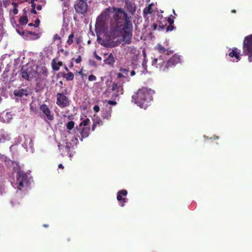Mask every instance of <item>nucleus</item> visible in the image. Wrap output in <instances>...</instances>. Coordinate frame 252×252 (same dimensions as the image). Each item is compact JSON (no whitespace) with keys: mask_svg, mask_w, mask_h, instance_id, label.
I'll use <instances>...</instances> for the list:
<instances>
[{"mask_svg":"<svg viewBox=\"0 0 252 252\" xmlns=\"http://www.w3.org/2000/svg\"><path fill=\"white\" fill-rule=\"evenodd\" d=\"M113 16L116 23L112 25L110 37L112 39H115L119 42L124 41L130 43L132 37V24L127 14L121 9H115L109 7L105 9L98 16L96 21V24L101 26L106 21Z\"/></svg>","mask_w":252,"mask_h":252,"instance_id":"f257e3e1","label":"nucleus"},{"mask_svg":"<svg viewBox=\"0 0 252 252\" xmlns=\"http://www.w3.org/2000/svg\"><path fill=\"white\" fill-rule=\"evenodd\" d=\"M23 78L28 81L35 79L37 83L46 79L48 73L44 65L35 66L30 64L24 65L21 70Z\"/></svg>","mask_w":252,"mask_h":252,"instance_id":"f03ea898","label":"nucleus"},{"mask_svg":"<svg viewBox=\"0 0 252 252\" xmlns=\"http://www.w3.org/2000/svg\"><path fill=\"white\" fill-rule=\"evenodd\" d=\"M155 92L150 89L143 88L138 90L136 94L132 97L135 103L140 108L145 109L152 100V95Z\"/></svg>","mask_w":252,"mask_h":252,"instance_id":"7ed1b4c3","label":"nucleus"},{"mask_svg":"<svg viewBox=\"0 0 252 252\" xmlns=\"http://www.w3.org/2000/svg\"><path fill=\"white\" fill-rule=\"evenodd\" d=\"M14 143L15 144L21 143L22 146L27 152L31 153L33 152V144L32 139L30 136L24 135L19 136L15 139Z\"/></svg>","mask_w":252,"mask_h":252,"instance_id":"20e7f679","label":"nucleus"},{"mask_svg":"<svg viewBox=\"0 0 252 252\" xmlns=\"http://www.w3.org/2000/svg\"><path fill=\"white\" fill-rule=\"evenodd\" d=\"M151 65L152 67L159 70L165 71L167 69V60L163 55L152 58Z\"/></svg>","mask_w":252,"mask_h":252,"instance_id":"39448f33","label":"nucleus"},{"mask_svg":"<svg viewBox=\"0 0 252 252\" xmlns=\"http://www.w3.org/2000/svg\"><path fill=\"white\" fill-rule=\"evenodd\" d=\"M243 54L248 56L249 61L252 62V34L245 38L243 42Z\"/></svg>","mask_w":252,"mask_h":252,"instance_id":"423d86ee","label":"nucleus"},{"mask_svg":"<svg viewBox=\"0 0 252 252\" xmlns=\"http://www.w3.org/2000/svg\"><path fill=\"white\" fill-rule=\"evenodd\" d=\"M31 179L24 172L19 171L17 173V188L21 190L23 188H27L31 184Z\"/></svg>","mask_w":252,"mask_h":252,"instance_id":"0eeeda50","label":"nucleus"},{"mask_svg":"<svg viewBox=\"0 0 252 252\" xmlns=\"http://www.w3.org/2000/svg\"><path fill=\"white\" fill-rule=\"evenodd\" d=\"M57 104L61 107H64L69 105V100L67 97L61 93L57 95Z\"/></svg>","mask_w":252,"mask_h":252,"instance_id":"6e6552de","label":"nucleus"},{"mask_svg":"<svg viewBox=\"0 0 252 252\" xmlns=\"http://www.w3.org/2000/svg\"><path fill=\"white\" fill-rule=\"evenodd\" d=\"M122 85L121 82L113 83L112 90L113 97H118L123 94Z\"/></svg>","mask_w":252,"mask_h":252,"instance_id":"1a4fd4ad","label":"nucleus"},{"mask_svg":"<svg viewBox=\"0 0 252 252\" xmlns=\"http://www.w3.org/2000/svg\"><path fill=\"white\" fill-rule=\"evenodd\" d=\"M75 9L77 12L81 14L84 13L88 9L87 1L79 0L78 3L75 6Z\"/></svg>","mask_w":252,"mask_h":252,"instance_id":"9d476101","label":"nucleus"},{"mask_svg":"<svg viewBox=\"0 0 252 252\" xmlns=\"http://www.w3.org/2000/svg\"><path fill=\"white\" fill-rule=\"evenodd\" d=\"M228 55L231 58V61L234 62H238L241 59L240 51L237 48H233L232 50L230 49Z\"/></svg>","mask_w":252,"mask_h":252,"instance_id":"9b49d317","label":"nucleus"},{"mask_svg":"<svg viewBox=\"0 0 252 252\" xmlns=\"http://www.w3.org/2000/svg\"><path fill=\"white\" fill-rule=\"evenodd\" d=\"M40 110L49 120L52 121L53 120L54 114L46 104H42L40 106Z\"/></svg>","mask_w":252,"mask_h":252,"instance_id":"f8f14e48","label":"nucleus"},{"mask_svg":"<svg viewBox=\"0 0 252 252\" xmlns=\"http://www.w3.org/2000/svg\"><path fill=\"white\" fill-rule=\"evenodd\" d=\"M23 37L27 40L38 39L41 35L39 33H35L28 31H25V32L23 33Z\"/></svg>","mask_w":252,"mask_h":252,"instance_id":"ddd939ff","label":"nucleus"},{"mask_svg":"<svg viewBox=\"0 0 252 252\" xmlns=\"http://www.w3.org/2000/svg\"><path fill=\"white\" fill-rule=\"evenodd\" d=\"M127 192L126 190L123 189L119 191L117 193V198L119 201H121L120 205L122 207L124 206V203L126 202V196L127 195Z\"/></svg>","mask_w":252,"mask_h":252,"instance_id":"4468645a","label":"nucleus"},{"mask_svg":"<svg viewBox=\"0 0 252 252\" xmlns=\"http://www.w3.org/2000/svg\"><path fill=\"white\" fill-rule=\"evenodd\" d=\"M181 60V59L180 56L178 55L175 54L167 62V68L168 67V66L175 65L177 63H180Z\"/></svg>","mask_w":252,"mask_h":252,"instance_id":"2eb2a0df","label":"nucleus"},{"mask_svg":"<svg viewBox=\"0 0 252 252\" xmlns=\"http://www.w3.org/2000/svg\"><path fill=\"white\" fill-rule=\"evenodd\" d=\"M164 46L161 45L160 44H158L154 48L155 50L159 52L160 53H165L168 54V51L166 48L168 46V41L164 42Z\"/></svg>","mask_w":252,"mask_h":252,"instance_id":"dca6fc26","label":"nucleus"},{"mask_svg":"<svg viewBox=\"0 0 252 252\" xmlns=\"http://www.w3.org/2000/svg\"><path fill=\"white\" fill-rule=\"evenodd\" d=\"M1 118L4 123H9L12 119V115L10 112L3 113L1 114Z\"/></svg>","mask_w":252,"mask_h":252,"instance_id":"f3484780","label":"nucleus"},{"mask_svg":"<svg viewBox=\"0 0 252 252\" xmlns=\"http://www.w3.org/2000/svg\"><path fill=\"white\" fill-rule=\"evenodd\" d=\"M14 94L17 96L23 97L28 95V92L24 89L15 90L14 91Z\"/></svg>","mask_w":252,"mask_h":252,"instance_id":"a211bd4d","label":"nucleus"},{"mask_svg":"<svg viewBox=\"0 0 252 252\" xmlns=\"http://www.w3.org/2000/svg\"><path fill=\"white\" fill-rule=\"evenodd\" d=\"M105 64L113 65L115 63V58L112 53L108 55L107 58L104 60Z\"/></svg>","mask_w":252,"mask_h":252,"instance_id":"6ab92c4d","label":"nucleus"},{"mask_svg":"<svg viewBox=\"0 0 252 252\" xmlns=\"http://www.w3.org/2000/svg\"><path fill=\"white\" fill-rule=\"evenodd\" d=\"M52 64L53 70L57 71L59 70L60 66L63 65V63L62 62L54 59L52 61Z\"/></svg>","mask_w":252,"mask_h":252,"instance_id":"aec40b11","label":"nucleus"},{"mask_svg":"<svg viewBox=\"0 0 252 252\" xmlns=\"http://www.w3.org/2000/svg\"><path fill=\"white\" fill-rule=\"evenodd\" d=\"M12 5L13 6V9L10 10V14L16 15L18 13V4L15 2H12Z\"/></svg>","mask_w":252,"mask_h":252,"instance_id":"412c9836","label":"nucleus"},{"mask_svg":"<svg viewBox=\"0 0 252 252\" xmlns=\"http://www.w3.org/2000/svg\"><path fill=\"white\" fill-rule=\"evenodd\" d=\"M90 129L87 127L82 128L80 133L82 138H85L89 136Z\"/></svg>","mask_w":252,"mask_h":252,"instance_id":"4be33fe9","label":"nucleus"},{"mask_svg":"<svg viewBox=\"0 0 252 252\" xmlns=\"http://www.w3.org/2000/svg\"><path fill=\"white\" fill-rule=\"evenodd\" d=\"M143 54L144 56V61L142 63V67L143 68L144 70L142 71V73L145 74L146 73L148 72V71L147 70V62L145 60L146 58V53L144 51H143Z\"/></svg>","mask_w":252,"mask_h":252,"instance_id":"5701e85b","label":"nucleus"},{"mask_svg":"<svg viewBox=\"0 0 252 252\" xmlns=\"http://www.w3.org/2000/svg\"><path fill=\"white\" fill-rule=\"evenodd\" d=\"M121 73L124 74V79L126 81H129V77H128V70L125 68H122L120 69Z\"/></svg>","mask_w":252,"mask_h":252,"instance_id":"b1692460","label":"nucleus"},{"mask_svg":"<svg viewBox=\"0 0 252 252\" xmlns=\"http://www.w3.org/2000/svg\"><path fill=\"white\" fill-rule=\"evenodd\" d=\"M153 6V4H151L148 7H146L143 11L144 14L145 15H147L148 14H151L153 12V10L152 9V7Z\"/></svg>","mask_w":252,"mask_h":252,"instance_id":"393cba45","label":"nucleus"},{"mask_svg":"<svg viewBox=\"0 0 252 252\" xmlns=\"http://www.w3.org/2000/svg\"><path fill=\"white\" fill-rule=\"evenodd\" d=\"M28 22V18L26 16L21 17L19 19V23L20 24L25 25L27 24Z\"/></svg>","mask_w":252,"mask_h":252,"instance_id":"a878e982","label":"nucleus"},{"mask_svg":"<svg viewBox=\"0 0 252 252\" xmlns=\"http://www.w3.org/2000/svg\"><path fill=\"white\" fill-rule=\"evenodd\" d=\"M63 77L67 80L71 81L74 78V74L72 72H68L66 74H65Z\"/></svg>","mask_w":252,"mask_h":252,"instance_id":"bb28decb","label":"nucleus"},{"mask_svg":"<svg viewBox=\"0 0 252 252\" xmlns=\"http://www.w3.org/2000/svg\"><path fill=\"white\" fill-rule=\"evenodd\" d=\"M117 76L118 78L120 79V82H121L122 84L126 82L124 79V74H123L121 71L117 73Z\"/></svg>","mask_w":252,"mask_h":252,"instance_id":"cd10ccee","label":"nucleus"},{"mask_svg":"<svg viewBox=\"0 0 252 252\" xmlns=\"http://www.w3.org/2000/svg\"><path fill=\"white\" fill-rule=\"evenodd\" d=\"M58 147H59V148L60 149V150L61 151L62 150H63V151L64 149L65 150V151L67 152H69V146L68 145V143H66V146H61L60 145H58Z\"/></svg>","mask_w":252,"mask_h":252,"instance_id":"c85d7f7f","label":"nucleus"},{"mask_svg":"<svg viewBox=\"0 0 252 252\" xmlns=\"http://www.w3.org/2000/svg\"><path fill=\"white\" fill-rule=\"evenodd\" d=\"M74 126V123L73 121H69L67 123L66 125V127L68 129L71 130L72 129Z\"/></svg>","mask_w":252,"mask_h":252,"instance_id":"c756f323","label":"nucleus"},{"mask_svg":"<svg viewBox=\"0 0 252 252\" xmlns=\"http://www.w3.org/2000/svg\"><path fill=\"white\" fill-rule=\"evenodd\" d=\"M89 119H87L81 122V123L80 124V126H86L89 125Z\"/></svg>","mask_w":252,"mask_h":252,"instance_id":"7c9ffc66","label":"nucleus"},{"mask_svg":"<svg viewBox=\"0 0 252 252\" xmlns=\"http://www.w3.org/2000/svg\"><path fill=\"white\" fill-rule=\"evenodd\" d=\"M16 32H17V33L20 34V35H21L22 37H23V33L25 32V31H23L22 30V29H21L20 28H18V29H16Z\"/></svg>","mask_w":252,"mask_h":252,"instance_id":"2f4dec72","label":"nucleus"},{"mask_svg":"<svg viewBox=\"0 0 252 252\" xmlns=\"http://www.w3.org/2000/svg\"><path fill=\"white\" fill-rule=\"evenodd\" d=\"M104 102H107L108 104H109L110 105H115L117 104L116 101H115L114 100H105Z\"/></svg>","mask_w":252,"mask_h":252,"instance_id":"473e14b6","label":"nucleus"},{"mask_svg":"<svg viewBox=\"0 0 252 252\" xmlns=\"http://www.w3.org/2000/svg\"><path fill=\"white\" fill-rule=\"evenodd\" d=\"M96 79V77L94 75H90L89 76L88 80L90 81H95Z\"/></svg>","mask_w":252,"mask_h":252,"instance_id":"72a5a7b5","label":"nucleus"},{"mask_svg":"<svg viewBox=\"0 0 252 252\" xmlns=\"http://www.w3.org/2000/svg\"><path fill=\"white\" fill-rule=\"evenodd\" d=\"M111 117L110 112L107 113L106 115L104 114L103 117L104 119H109Z\"/></svg>","mask_w":252,"mask_h":252,"instance_id":"f704fd0d","label":"nucleus"},{"mask_svg":"<svg viewBox=\"0 0 252 252\" xmlns=\"http://www.w3.org/2000/svg\"><path fill=\"white\" fill-rule=\"evenodd\" d=\"M71 141L72 143L75 145H76L78 142V140L76 137H74V138H73Z\"/></svg>","mask_w":252,"mask_h":252,"instance_id":"c9c22d12","label":"nucleus"},{"mask_svg":"<svg viewBox=\"0 0 252 252\" xmlns=\"http://www.w3.org/2000/svg\"><path fill=\"white\" fill-rule=\"evenodd\" d=\"M3 34V27L0 25V38H1Z\"/></svg>","mask_w":252,"mask_h":252,"instance_id":"e433bc0d","label":"nucleus"},{"mask_svg":"<svg viewBox=\"0 0 252 252\" xmlns=\"http://www.w3.org/2000/svg\"><path fill=\"white\" fill-rule=\"evenodd\" d=\"M39 23H40V21L39 19H36L35 21V23L34 24V26L35 27H38L39 25Z\"/></svg>","mask_w":252,"mask_h":252,"instance_id":"4c0bfd02","label":"nucleus"},{"mask_svg":"<svg viewBox=\"0 0 252 252\" xmlns=\"http://www.w3.org/2000/svg\"><path fill=\"white\" fill-rule=\"evenodd\" d=\"M174 29L173 26L172 25L169 26L166 28V31H172Z\"/></svg>","mask_w":252,"mask_h":252,"instance_id":"58836bf2","label":"nucleus"},{"mask_svg":"<svg viewBox=\"0 0 252 252\" xmlns=\"http://www.w3.org/2000/svg\"><path fill=\"white\" fill-rule=\"evenodd\" d=\"M93 110L94 112H98L99 110V107L98 105H95L93 108Z\"/></svg>","mask_w":252,"mask_h":252,"instance_id":"ea45409f","label":"nucleus"},{"mask_svg":"<svg viewBox=\"0 0 252 252\" xmlns=\"http://www.w3.org/2000/svg\"><path fill=\"white\" fill-rule=\"evenodd\" d=\"M168 22L170 25H172V24L174 23V20L173 18L170 17L168 18Z\"/></svg>","mask_w":252,"mask_h":252,"instance_id":"a19ab883","label":"nucleus"},{"mask_svg":"<svg viewBox=\"0 0 252 252\" xmlns=\"http://www.w3.org/2000/svg\"><path fill=\"white\" fill-rule=\"evenodd\" d=\"M81 61V57L80 56H79L77 58L75 59V62L77 63H79Z\"/></svg>","mask_w":252,"mask_h":252,"instance_id":"79ce46f5","label":"nucleus"},{"mask_svg":"<svg viewBox=\"0 0 252 252\" xmlns=\"http://www.w3.org/2000/svg\"><path fill=\"white\" fill-rule=\"evenodd\" d=\"M94 56L96 58V59H97V60H99V61H100L101 60V58L100 57H99V56H98L96 53H94Z\"/></svg>","mask_w":252,"mask_h":252,"instance_id":"37998d69","label":"nucleus"},{"mask_svg":"<svg viewBox=\"0 0 252 252\" xmlns=\"http://www.w3.org/2000/svg\"><path fill=\"white\" fill-rule=\"evenodd\" d=\"M36 8L38 10H40L41 9H42V6L41 5H37V6L36 7Z\"/></svg>","mask_w":252,"mask_h":252,"instance_id":"c03bdc74","label":"nucleus"},{"mask_svg":"<svg viewBox=\"0 0 252 252\" xmlns=\"http://www.w3.org/2000/svg\"><path fill=\"white\" fill-rule=\"evenodd\" d=\"M130 11L131 12H133V11H135L134 6H133L132 5H130Z\"/></svg>","mask_w":252,"mask_h":252,"instance_id":"a18cd8bd","label":"nucleus"},{"mask_svg":"<svg viewBox=\"0 0 252 252\" xmlns=\"http://www.w3.org/2000/svg\"><path fill=\"white\" fill-rule=\"evenodd\" d=\"M31 12L32 13L34 14H36V10H35L34 8H32V9L31 10Z\"/></svg>","mask_w":252,"mask_h":252,"instance_id":"49530a36","label":"nucleus"},{"mask_svg":"<svg viewBox=\"0 0 252 252\" xmlns=\"http://www.w3.org/2000/svg\"><path fill=\"white\" fill-rule=\"evenodd\" d=\"M31 4H32V8H35V3H34V2H33V1H32V2H31Z\"/></svg>","mask_w":252,"mask_h":252,"instance_id":"de8ad7c7","label":"nucleus"},{"mask_svg":"<svg viewBox=\"0 0 252 252\" xmlns=\"http://www.w3.org/2000/svg\"><path fill=\"white\" fill-rule=\"evenodd\" d=\"M135 72L133 70L131 71V72H130V75H131V76H134L135 75Z\"/></svg>","mask_w":252,"mask_h":252,"instance_id":"09e8293b","label":"nucleus"},{"mask_svg":"<svg viewBox=\"0 0 252 252\" xmlns=\"http://www.w3.org/2000/svg\"><path fill=\"white\" fill-rule=\"evenodd\" d=\"M73 35L72 34H70V35H69V37H69V39H71L72 38H73Z\"/></svg>","mask_w":252,"mask_h":252,"instance_id":"8fccbe9b","label":"nucleus"},{"mask_svg":"<svg viewBox=\"0 0 252 252\" xmlns=\"http://www.w3.org/2000/svg\"><path fill=\"white\" fill-rule=\"evenodd\" d=\"M59 168H63V165L62 164H60L59 165Z\"/></svg>","mask_w":252,"mask_h":252,"instance_id":"3c124183","label":"nucleus"},{"mask_svg":"<svg viewBox=\"0 0 252 252\" xmlns=\"http://www.w3.org/2000/svg\"><path fill=\"white\" fill-rule=\"evenodd\" d=\"M95 126H96V125H95V124L93 125V127H92L93 130H94V129Z\"/></svg>","mask_w":252,"mask_h":252,"instance_id":"603ef678","label":"nucleus"},{"mask_svg":"<svg viewBox=\"0 0 252 252\" xmlns=\"http://www.w3.org/2000/svg\"><path fill=\"white\" fill-rule=\"evenodd\" d=\"M29 26H34V24L32 23H30V24H29Z\"/></svg>","mask_w":252,"mask_h":252,"instance_id":"864d4df0","label":"nucleus"},{"mask_svg":"<svg viewBox=\"0 0 252 252\" xmlns=\"http://www.w3.org/2000/svg\"><path fill=\"white\" fill-rule=\"evenodd\" d=\"M14 145H12L10 148V150H11L12 149H13L14 148Z\"/></svg>","mask_w":252,"mask_h":252,"instance_id":"5fc2aeb1","label":"nucleus"},{"mask_svg":"<svg viewBox=\"0 0 252 252\" xmlns=\"http://www.w3.org/2000/svg\"><path fill=\"white\" fill-rule=\"evenodd\" d=\"M64 68H65V70H66V71H68V68H67L66 66H65V67H64Z\"/></svg>","mask_w":252,"mask_h":252,"instance_id":"6e6d98bb","label":"nucleus"},{"mask_svg":"<svg viewBox=\"0 0 252 252\" xmlns=\"http://www.w3.org/2000/svg\"><path fill=\"white\" fill-rule=\"evenodd\" d=\"M173 14H174V15H176V13H175V10H174V9L173 10Z\"/></svg>","mask_w":252,"mask_h":252,"instance_id":"4d7b16f0","label":"nucleus"},{"mask_svg":"<svg viewBox=\"0 0 252 252\" xmlns=\"http://www.w3.org/2000/svg\"><path fill=\"white\" fill-rule=\"evenodd\" d=\"M232 12H233V13H235V10H232Z\"/></svg>","mask_w":252,"mask_h":252,"instance_id":"13d9d810","label":"nucleus"},{"mask_svg":"<svg viewBox=\"0 0 252 252\" xmlns=\"http://www.w3.org/2000/svg\"><path fill=\"white\" fill-rule=\"evenodd\" d=\"M94 64H95L94 62H93V63H92V64L94 65Z\"/></svg>","mask_w":252,"mask_h":252,"instance_id":"bf43d9fd","label":"nucleus"},{"mask_svg":"<svg viewBox=\"0 0 252 252\" xmlns=\"http://www.w3.org/2000/svg\"><path fill=\"white\" fill-rule=\"evenodd\" d=\"M44 227H47V226H48V225H46V224H44Z\"/></svg>","mask_w":252,"mask_h":252,"instance_id":"052dcab7","label":"nucleus"},{"mask_svg":"<svg viewBox=\"0 0 252 252\" xmlns=\"http://www.w3.org/2000/svg\"><path fill=\"white\" fill-rule=\"evenodd\" d=\"M215 138H216V139H218V137L216 136V137H215Z\"/></svg>","mask_w":252,"mask_h":252,"instance_id":"680f3d73","label":"nucleus"},{"mask_svg":"<svg viewBox=\"0 0 252 252\" xmlns=\"http://www.w3.org/2000/svg\"><path fill=\"white\" fill-rule=\"evenodd\" d=\"M69 157H72V155H71V154H69Z\"/></svg>","mask_w":252,"mask_h":252,"instance_id":"e2e57ef3","label":"nucleus"},{"mask_svg":"<svg viewBox=\"0 0 252 252\" xmlns=\"http://www.w3.org/2000/svg\"><path fill=\"white\" fill-rule=\"evenodd\" d=\"M70 65H71V66H73V63H71V64H70Z\"/></svg>","mask_w":252,"mask_h":252,"instance_id":"0e129e2a","label":"nucleus"},{"mask_svg":"<svg viewBox=\"0 0 252 252\" xmlns=\"http://www.w3.org/2000/svg\"><path fill=\"white\" fill-rule=\"evenodd\" d=\"M88 43H90V40H89L88 42Z\"/></svg>","mask_w":252,"mask_h":252,"instance_id":"69168bd1","label":"nucleus"},{"mask_svg":"<svg viewBox=\"0 0 252 252\" xmlns=\"http://www.w3.org/2000/svg\"><path fill=\"white\" fill-rule=\"evenodd\" d=\"M83 1H87V0H82Z\"/></svg>","mask_w":252,"mask_h":252,"instance_id":"338daca9","label":"nucleus"}]
</instances>
